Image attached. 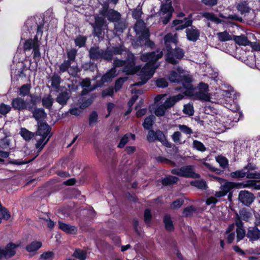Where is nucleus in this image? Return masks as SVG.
I'll use <instances>...</instances> for the list:
<instances>
[{"mask_svg":"<svg viewBox=\"0 0 260 260\" xmlns=\"http://www.w3.org/2000/svg\"><path fill=\"white\" fill-rule=\"evenodd\" d=\"M124 66L123 72L127 74H136L140 76L141 81L132 85V86H141L145 84L153 75L158 65H152L146 63L142 68L135 66V57L133 54L127 53V58L121 60L115 58V67Z\"/></svg>","mask_w":260,"mask_h":260,"instance_id":"obj_1","label":"nucleus"},{"mask_svg":"<svg viewBox=\"0 0 260 260\" xmlns=\"http://www.w3.org/2000/svg\"><path fill=\"white\" fill-rule=\"evenodd\" d=\"M33 116L38 121V128L36 132V148L41 151L52 136L51 128L46 123L41 121L46 116V113L42 108L35 109L33 111Z\"/></svg>","mask_w":260,"mask_h":260,"instance_id":"obj_2","label":"nucleus"},{"mask_svg":"<svg viewBox=\"0 0 260 260\" xmlns=\"http://www.w3.org/2000/svg\"><path fill=\"white\" fill-rule=\"evenodd\" d=\"M43 25H38L36 35L34 39L26 40L23 44L24 51H27L32 50V58L37 65L41 58L40 47L42 44L41 40L43 35Z\"/></svg>","mask_w":260,"mask_h":260,"instance_id":"obj_3","label":"nucleus"},{"mask_svg":"<svg viewBox=\"0 0 260 260\" xmlns=\"http://www.w3.org/2000/svg\"><path fill=\"white\" fill-rule=\"evenodd\" d=\"M113 55V48L109 47L105 51L96 47H92L89 50L90 57L93 60L104 59L110 61L112 60Z\"/></svg>","mask_w":260,"mask_h":260,"instance_id":"obj_4","label":"nucleus"},{"mask_svg":"<svg viewBox=\"0 0 260 260\" xmlns=\"http://www.w3.org/2000/svg\"><path fill=\"white\" fill-rule=\"evenodd\" d=\"M147 140L149 142L159 141L168 148H171L172 146V144L167 140L165 135L160 130L154 131L153 129H150L147 136Z\"/></svg>","mask_w":260,"mask_h":260,"instance_id":"obj_5","label":"nucleus"},{"mask_svg":"<svg viewBox=\"0 0 260 260\" xmlns=\"http://www.w3.org/2000/svg\"><path fill=\"white\" fill-rule=\"evenodd\" d=\"M171 173L173 174L186 178H199L200 177V175L195 172L194 167L191 165L183 166L179 169H174L172 170Z\"/></svg>","mask_w":260,"mask_h":260,"instance_id":"obj_6","label":"nucleus"},{"mask_svg":"<svg viewBox=\"0 0 260 260\" xmlns=\"http://www.w3.org/2000/svg\"><path fill=\"white\" fill-rule=\"evenodd\" d=\"M170 0H163V2H166V3L162 4L160 6L159 15L160 16V20L165 25L170 21L174 11V9L171 5V2L167 3Z\"/></svg>","mask_w":260,"mask_h":260,"instance_id":"obj_7","label":"nucleus"},{"mask_svg":"<svg viewBox=\"0 0 260 260\" xmlns=\"http://www.w3.org/2000/svg\"><path fill=\"white\" fill-rule=\"evenodd\" d=\"M167 51L166 60L169 63L173 64H177L179 60L182 58L184 55L183 49L180 48H176L174 49L169 48L167 49Z\"/></svg>","mask_w":260,"mask_h":260,"instance_id":"obj_8","label":"nucleus"},{"mask_svg":"<svg viewBox=\"0 0 260 260\" xmlns=\"http://www.w3.org/2000/svg\"><path fill=\"white\" fill-rule=\"evenodd\" d=\"M163 56V52L159 49L156 51L142 54L140 55V59L143 62H146L152 65H155V63Z\"/></svg>","mask_w":260,"mask_h":260,"instance_id":"obj_9","label":"nucleus"},{"mask_svg":"<svg viewBox=\"0 0 260 260\" xmlns=\"http://www.w3.org/2000/svg\"><path fill=\"white\" fill-rule=\"evenodd\" d=\"M134 30L137 35H139L140 40L147 39L149 38V31L148 29L146 27V24L143 20H138L134 26Z\"/></svg>","mask_w":260,"mask_h":260,"instance_id":"obj_10","label":"nucleus"},{"mask_svg":"<svg viewBox=\"0 0 260 260\" xmlns=\"http://www.w3.org/2000/svg\"><path fill=\"white\" fill-rule=\"evenodd\" d=\"M231 176L234 178H244L248 179H260V173L257 172H246L243 168L242 169L231 173Z\"/></svg>","mask_w":260,"mask_h":260,"instance_id":"obj_11","label":"nucleus"},{"mask_svg":"<svg viewBox=\"0 0 260 260\" xmlns=\"http://www.w3.org/2000/svg\"><path fill=\"white\" fill-rule=\"evenodd\" d=\"M105 22L103 17L100 16L95 17V22L93 23H90L93 27V34L94 36L99 39L103 37L102 28L104 25Z\"/></svg>","mask_w":260,"mask_h":260,"instance_id":"obj_12","label":"nucleus"},{"mask_svg":"<svg viewBox=\"0 0 260 260\" xmlns=\"http://www.w3.org/2000/svg\"><path fill=\"white\" fill-rule=\"evenodd\" d=\"M239 201L243 205L249 206L254 201L255 197L254 194L247 190H241L238 196Z\"/></svg>","mask_w":260,"mask_h":260,"instance_id":"obj_13","label":"nucleus"},{"mask_svg":"<svg viewBox=\"0 0 260 260\" xmlns=\"http://www.w3.org/2000/svg\"><path fill=\"white\" fill-rule=\"evenodd\" d=\"M126 26L125 19L121 17V14L119 12L115 11V29L117 32H122Z\"/></svg>","mask_w":260,"mask_h":260,"instance_id":"obj_14","label":"nucleus"},{"mask_svg":"<svg viewBox=\"0 0 260 260\" xmlns=\"http://www.w3.org/2000/svg\"><path fill=\"white\" fill-rule=\"evenodd\" d=\"M12 105L13 108L18 110L28 109L29 111H31L32 109V106L28 105V103L26 102L21 98L13 99L12 102Z\"/></svg>","mask_w":260,"mask_h":260,"instance_id":"obj_15","label":"nucleus"},{"mask_svg":"<svg viewBox=\"0 0 260 260\" xmlns=\"http://www.w3.org/2000/svg\"><path fill=\"white\" fill-rule=\"evenodd\" d=\"M215 179L221 184L220 188L226 195L231 189L235 187L238 188V187L237 183L229 182L224 179L220 178L218 177H215Z\"/></svg>","mask_w":260,"mask_h":260,"instance_id":"obj_16","label":"nucleus"},{"mask_svg":"<svg viewBox=\"0 0 260 260\" xmlns=\"http://www.w3.org/2000/svg\"><path fill=\"white\" fill-rule=\"evenodd\" d=\"M185 89L184 93L187 95H190L193 93L194 88L191 84V78L189 76L183 75L182 79L180 81Z\"/></svg>","mask_w":260,"mask_h":260,"instance_id":"obj_17","label":"nucleus"},{"mask_svg":"<svg viewBox=\"0 0 260 260\" xmlns=\"http://www.w3.org/2000/svg\"><path fill=\"white\" fill-rule=\"evenodd\" d=\"M186 34L187 39L190 41L196 42L197 41L200 35V30L194 26H191L186 29Z\"/></svg>","mask_w":260,"mask_h":260,"instance_id":"obj_18","label":"nucleus"},{"mask_svg":"<svg viewBox=\"0 0 260 260\" xmlns=\"http://www.w3.org/2000/svg\"><path fill=\"white\" fill-rule=\"evenodd\" d=\"M177 72L175 71H172L169 76V79L171 82L178 83L180 82L182 78L184 70L182 68L180 67H178L176 69Z\"/></svg>","mask_w":260,"mask_h":260,"instance_id":"obj_19","label":"nucleus"},{"mask_svg":"<svg viewBox=\"0 0 260 260\" xmlns=\"http://www.w3.org/2000/svg\"><path fill=\"white\" fill-rule=\"evenodd\" d=\"M193 14H190L188 18H185V22L184 24L183 23V20H175L173 21V24L175 26L177 25L181 24L178 27L175 28L176 30L183 29L187 27L190 26L192 23V20H191Z\"/></svg>","mask_w":260,"mask_h":260,"instance_id":"obj_20","label":"nucleus"},{"mask_svg":"<svg viewBox=\"0 0 260 260\" xmlns=\"http://www.w3.org/2000/svg\"><path fill=\"white\" fill-rule=\"evenodd\" d=\"M70 96V92L66 90L58 93L56 98L55 101L59 105L63 106L67 105Z\"/></svg>","mask_w":260,"mask_h":260,"instance_id":"obj_21","label":"nucleus"},{"mask_svg":"<svg viewBox=\"0 0 260 260\" xmlns=\"http://www.w3.org/2000/svg\"><path fill=\"white\" fill-rule=\"evenodd\" d=\"M59 228L69 234H76L77 232V228L74 225L66 224L62 221L58 222Z\"/></svg>","mask_w":260,"mask_h":260,"instance_id":"obj_22","label":"nucleus"},{"mask_svg":"<svg viewBox=\"0 0 260 260\" xmlns=\"http://www.w3.org/2000/svg\"><path fill=\"white\" fill-rule=\"evenodd\" d=\"M246 236L250 241H256L260 238V230L256 226L250 228L248 230Z\"/></svg>","mask_w":260,"mask_h":260,"instance_id":"obj_23","label":"nucleus"},{"mask_svg":"<svg viewBox=\"0 0 260 260\" xmlns=\"http://www.w3.org/2000/svg\"><path fill=\"white\" fill-rule=\"evenodd\" d=\"M114 78V69L112 68L109 72L106 73L104 75H103L101 78V80L100 82L97 81V84L95 87V88L97 87L102 86L105 83L108 82L109 81H112V79Z\"/></svg>","mask_w":260,"mask_h":260,"instance_id":"obj_24","label":"nucleus"},{"mask_svg":"<svg viewBox=\"0 0 260 260\" xmlns=\"http://www.w3.org/2000/svg\"><path fill=\"white\" fill-rule=\"evenodd\" d=\"M235 224L237 226V240L238 242L244 238L245 232L243 228V223L242 221H240L239 219L236 220Z\"/></svg>","mask_w":260,"mask_h":260,"instance_id":"obj_25","label":"nucleus"},{"mask_svg":"<svg viewBox=\"0 0 260 260\" xmlns=\"http://www.w3.org/2000/svg\"><path fill=\"white\" fill-rule=\"evenodd\" d=\"M183 98V95L182 94H178L168 98L163 104L167 109H169L174 106L176 102L182 100Z\"/></svg>","mask_w":260,"mask_h":260,"instance_id":"obj_26","label":"nucleus"},{"mask_svg":"<svg viewBox=\"0 0 260 260\" xmlns=\"http://www.w3.org/2000/svg\"><path fill=\"white\" fill-rule=\"evenodd\" d=\"M18 246V244H8L4 249V257H10L13 256L16 253L15 249Z\"/></svg>","mask_w":260,"mask_h":260,"instance_id":"obj_27","label":"nucleus"},{"mask_svg":"<svg viewBox=\"0 0 260 260\" xmlns=\"http://www.w3.org/2000/svg\"><path fill=\"white\" fill-rule=\"evenodd\" d=\"M252 217L251 213L246 209H242L239 211V214H236V220H243L248 221Z\"/></svg>","mask_w":260,"mask_h":260,"instance_id":"obj_28","label":"nucleus"},{"mask_svg":"<svg viewBox=\"0 0 260 260\" xmlns=\"http://www.w3.org/2000/svg\"><path fill=\"white\" fill-rule=\"evenodd\" d=\"M238 188H252L254 189L260 190V185L256 184L254 180H249L245 183H237Z\"/></svg>","mask_w":260,"mask_h":260,"instance_id":"obj_29","label":"nucleus"},{"mask_svg":"<svg viewBox=\"0 0 260 260\" xmlns=\"http://www.w3.org/2000/svg\"><path fill=\"white\" fill-rule=\"evenodd\" d=\"M233 40L239 45L240 46H248L249 43V40L247 37L244 35L240 36H233Z\"/></svg>","mask_w":260,"mask_h":260,"instance_id":"obj_30","label":"nucleus"},{"mask_svg":"<svg viewBox=\"0 0 260 260\" xmlns=\"http://www.w3.org/2000/svg\"><path fill=\"white\" fill-rule=\"evenodd\" d=\"M95 98V96L94 95H91L88 99H86L84 97H81L79 100V104L80 105V108H84L88 107L93 102Z\"/></svg>","mask_w":260,"mask_h":260,"instance_id":"obj_31","label":"nucleus"},{"mask_svg":"<svg viewBox=\"0 0 260 260\" xmlns=\"http://www.w3.org/2000/svg\"><path fill=\"white\" fill-rule=\"evenodd\" d=\"M194 96L196 99L203 101L207 102L209 101L210 100V94L209 92L206 93L205 91L200 90L195 93Z\"/></svg>","mask_w":260,"mask_h":260,"instance_id":"obj_32","label":"nucleus"},{"mask_svg":"<svg viewBox=\"0 0 260 260\" xmlns=\"http://www.w3.org/2000/svg\"><path fill=\"white\" fill-rule=\"evenodd\" d=\"M190 185L202 190H206L208 188L206 182L203 179L192 181Z\"/></svg>","mask_w":260,"mask_h":260,"instance_id":"obj_33","label":"nucleus"},{"mask_svg":"<svg viewBox=\"0 0 260 260\" xmlns=\"http://www.w3.org/2000/svg\"><path fill=\"white\" fill-rule=\"evenodd\" d=\"M21 136L26 141H29L35 136V133L29 131L25 128H21L19 132Z\"/></svg>","mask_w":260,"mask_h":260,"instance_id":"obj_34","label":"nucleus"},{"mask_svg":"<svg viewBox=\"0 0 260 260\" xmlns=\"http://www.w3.org/2000/svg\"><path fill=\"white\" fill-rule=\"evenodd\" d=\"M43 106L47 108L50 109L54 102V100L50 94L44 96L42 100Z\"/></svg>","mask_w":260,"mask_h":260,"instance_id":"obj_35","label":"nucleus"},{"mask_svg":"<svg viewBox=\"0 0 260 260\" xmlns=\"http://www.w3.org/2000/svg\"><path fill=\"white\" fill-rule=\"evenodd\" d=\"M155 119V117L153 115L147 117L143 123L144 129H150L152 127Z\"/></svg>","mask_w":260,"mask_h":260,"instance_id":"obj_36","label":"nucleus"},{"mask_svg":"<svg viewBox=\"0 0 260 260\" xmlns=\"http://www.w3.org/2000/svg\"><path fill=\"white\" fill-rule=\"evenodd\" d=\"M179 179L178 177L173 176H169L161 180V183L164 185H170L176 184Z\"/></svg>","mask_w":260,"mask_h":260,"instance_id":"obj_37","label":"nucleus"},{"mask_svg":"<svg viewBox=\"0 0 260 260\" xmlns=\"http://www.w3.org/2000/svg\"><path fill=\"white\" fill-rule=\"evenodd\" d=\"M101 14L105 17H107L111 22L114 21V10H109L107 7L105 6L101 11Z\"/></svg>","mask_w":260,"mask_h":260,"instance_id":"obj_38","label":"nucleus"},{"mask_svg":"<svg viewBox=\"0 0 260 260\" xmlns=\"http://www.w3.org/2000/svg\"><path fill=\"white\" fill-rule=\"evenodd\" d=\"M218 39L220 42H226L232 40L233 36L230 35L227 31L218 32L216 34Z\"/></svg>","mask_w":260,"mask_h":260,"instance_id":"obj_39","label":"nucleus"},{"mask_svg":"<svg viewBox=\"0 0 260 260\" xmlns=\"http://www.w3.org/2000/svg\"><path fill=\"white\" fill-rule=\"evenodd\" d=\"M42 246V243L39 241H33L27 245L26 249L27 251L31 252L38 250Z\"/></svg>","mask_w":260,"mask_h":260,"instance_id":"obj_40","label":"nucleus"},{"mask_svg":"<svg viewBox=\"0 0 260 260\" xmlns=\"http://www.w3.org/2000/svg\"><path fill=\"white\" fill-rule=\"evenodd\" d=\"M202 16L208 20H211V21L215 22L216 23L218 24L221 22V20L217 18L213 13L203 12L202 13Z\"/></svg>","mask_w":260,"mask_h":260,"instance_id":"obj_41","label":"nucleus"},{"mask_svg":"<svg viewBox=\"0 0 260 260\" xmlns=\"http://www.w3.org/2000/svg\"><path fill=\"white\" fill-rule=\"evenodd\" d=\"M164 222L165 223V228L168 231H173L174 226L173 224L171 218L169 215H165L164 218Z\"/></svg>","mask_w":260,"mask_h":260,"instance_id":"obj_42","label":"nucleus"},{"mask_svg":"<svg viewBox=\"0 0 260 260\" xmlns=\"http://www.w3.org/2000/svg\"><path fill=\"white\" fill-rule=\"evenodd\" d=\"M237 8L241 14L249 13L250 10V8L248 6L247 4L245 2L239 3L237 5Z\"/></svg>","mask_w":260,"mask_h":260,"instance_id":"obj_43","label":"nucleus"},{"mask_svg":"<svg viewBox=\"0 0 260 260\" xmlns=\"http://www.w3.org/2000/svg\"><path fill=\"white\" fill-rule=\"evenodd\" d=\"M51 86L55 89H58L61 82L60 76L57 74H54L51 79Z\"/></svg>","mask_w":260,"mask_h":260,"instance_id":"obj_44","label":"nucleus"},{"mask_svg":"<svg viewBox=\"0 0 260 260\" xmlns=\"http://www.w3.org/2000/svg\"><path fill=\"white\" fill-rule=\"evenodd\" d=\"M165 43L167 46V49L170 48L169 43L171 42L176 44L177 38L175 36H173L171 34H168L164 37Z\"/></svg>","mask_w":260,"mask_h":260,"instance_id":"obj_45","label":"nucleus"},{"mask_svg":"<svg viewBox=\"0 0 260 260\" xmlns=\"http://www.w3.org/2000/svg\"><path fill=\"white\" fill-rule=\"evenodd\" d=\"M77 54V50L75 48H72L67 52L68 61H69L71 63H73L75 59Z\"/></svg>","mask_w":260,"mask_h":260,"instance_id":"obj_46","label":"nucleus"},{"mask_svg":"<svg viewBox=\"0 0 260 260\" xmlns=\"http://www.w3.org/2000/svg\"><path fill=\"white\" fill-rule=\"evenodd\" d=\"M86 252L83 250L77 249L74 251L73 256L80 260H85L86 258Z\"/></svg>","mask_w":260,"mask_h":260,"instance_id":"obj_47","label":"nucleus"},{"mask_svg":"<svg viewBox=\"0 0 260 260\" xmlns=\"http://www.w3.org/2000/svg\"><path fill=\"white\" fill-rule=\"evenodd\" d=\"M216 160L222 168L225 169L228 167L229 161L225 157L221 155L218 156L216 157Z\"/></svg>","mask_w":260,"mask_h":260,"instance_id":"obj_48","label":"nucleus"},{"mask_svg":"<svg viewBox=\"0 0 260 260\" xmlns=\"http://www.w3.org/2000/svg\"><path fill=\"white\" fill-rule=\"evenodd\" d=\"M173 141L177 144H182L183 142L181 141L182 134L179 131L175 132L171 136Z\"/></svg>","mask_w":260,"mask_h":260,"instance_id":"obj_49","label":"nucleus"},{"mask_svg":"<svg viewBox=\"0 0 260 260\" xmlns=\"http://www.w3.org/2000/svg\"><path fill=\"white\" fill-rule=\"evenodd\" d=\"M30 88L31 85L29 84L23 85L19 89V95L23 96L28 95L30 92Z\"/></svg>","mask_w":260,"mask_h":260,"instance_id":"obj_50","label":"nucleus"},{"mask_svg":"<svg viewBox=\"0 0 260 260\" xmlns=\"http://www.w3.org/2000/svg\"><path fill=\"white\" fill-rule=\"evenodd\" d=\"M177 126L180 132L186 135H190L193 134L192 129L186 125L179 124Z\"/></svg>","mask_w":260,"mask_h":260,"instance_id":"obj_51","label":"nucleus"},{"mask_svg":"<svg viewBox=\"0 0 260 260\" xmlns=\"http://www.w3.org/2000/svg\"><path fill=\"white\" fill-rule=\"evenodd\" d=\"M143 14L142 8L138 6L136 8L134 9L132 11V17L133 18L138 20H140L142 14Z\"/></svg>","mask_w":260,"mask_h":260,"instance_id":"obj_52","label":"nucleus"},{"mask_svg":"<svg viewBox=\"0 0 260 260\" xmlns=\"http://www.w3.org/2000/svg\"><path fill=\"white\" fill-rule=\"evenodd\" d=\"M167 109L164 104L158 105L155 108L154 113L157 116H163Z\"/></svg>","mask_w":260,"mask_h":260,"instance_id":"obj_53","label":"nucleus"},{"mask_svg":"<svg viewBox=\"0 0 260 260\" xmlns=\"http://www.w3.org/2000/svg\"><path fill=\"white\" fill-rule=\"evenodd\" d=\"M86 38L83 36H79L75 39V43L76 46L79 47H83L86 42Z\"/></svg>","mask_w":260,"mask_h":260,"instance_id":"obj_54","label":"nucleus"},{"mask_svg":"<svg viewBox=\"0 0 260 260\" xmlns=\"http://www.w3.org/2000/svg\"><path fill=\"white\" fill-rule=\"evenodd\" d=\"M193 148L202 152L206 150V148L204 145L201 142L198 140H194L192 143Z\"/></svg>","mask_w":260,"mask_h":260,"instance_id":"obj_55","label":"nucleus"},{"mask_svg":"<svg viewBox=\"0 0 260 260\" xmlns=\"http://www.w3.org/2000/svg\"><path fill=\"white\" fill-rule=\"evenodd\" d=\"M71 64L72 63L69 61L64 60L59 66V73H61L68 71Z\"/></svg>","mask_w":260,"mask_h":260,"instance_id":"obj_56","label":"nucleus"},{"mask_svg":"<svg viewBox=\"0 0 260 260\" xmlns=\"http://www.w3.org/2000/svg\"><path fill=\"white\" fill-rule=\"evenodd\" d=\"M156 85L159 88H164L168 86V82L166 78H159L156 81Z\"/></svg>","mask_w":260,"mask_h":260,"instance_id":"obj_57","label":"nucleus"},{"mask_svg":"<svg viewBox=\"0 0 260 260\" xmlns=\"http://www.w3.org/2000/svg\"><path fill=\"white\" fill-rule=\"evenodd\" d=\"M184 203V200L182 199H178L174 201L170 205L172 209H177L181 207Z\"/></svg>","mask_w":260,"mask_h":260,"instance_id":"obj_58","label":"nucleus"},{"mask_svg":"<svg viewBox=\"0 0 260 260\" xmlns=\"http://www.w3.org/2000/svg\"><path fill=\"white\" fill-rule=\"evenodd\" d=\"M11 107L4 103L0 104V113L2 115H5L11 110Z\"/></svg>","mask_w":260,"mask_h":260,"instance_id":"obj_59","label":"nucleus"},{"mask_svg":"<svg viewBox=\"0 0 260 260\" xmlns=\"http://www.w3.org/2000/svg\"><path fill=\"white\" fill-rule=\"evenodd\" d=\"M183 112L189 116L193 115L194 110L192 105L190 104L185 105L184 106Z\"/></svg>","mask_w":260,"mask_h":260,"instance_id":"obj_60","label":"nucleus"},{"mask_svg":"<svg viewBox=\"0 0 260 260\" xmlns=\"http://www.w3.org/2000/svg\"><path fill=\"white\" fill-rule=\"evenodd\" d=\"M10 144V140L7 137L0 140V148L5 149L8 148Z\"/></svg>","mask_w":260,"mask_h":260,"instance_id":"obj_61","label":"nucleus"},{"mask_svg":"<svg viewBox=\"0 0 260 260\" xmlns=\"http://www.w3.org/2000/svg\"><path fill=\"white\" fill-rule=\"evenodd\" d=\"M79 68L77 65L70 66L68 71V73L72 76L75 77L79 72Z\"/></svg>","mask_w":260,"mask_h":260,"instance_id":"obj_62","label":"nucleus"},{"mask_svg":"<svg viewBox=\"0 0 260 260\" xmlns=\"http://www.w3.org/2000/svg\"><path fill=\"white\" fill-rule=\"evenodd\" d=\"M126 80L127 78H121L117 79L115 82V91L119 90Z\"/></svg>","mask_w":260,"mask_h":260,"instance_id":"obj_63","label":"nucleus"},{"mask_svg":"<svg viewBox=\"0 0 260 260\" xmlns=\"http://www.w3.org/2000/svg\"><path fill=\"white\" fill-rule=\"evenodd\" d=\"M98 120V114L96 112H92L89 118V125H91L96 123Z\"/></svg>","mask_w":260,"mask_h":260,"instance_id":"obj_64","label":"nucleus"}]
</instances>
